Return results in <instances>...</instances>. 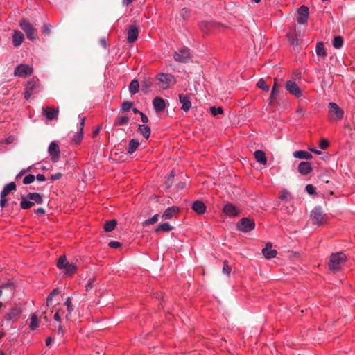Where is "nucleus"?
Returning <instances> with one entry per match:
<instances>
[{"label": "nucleus", "instance_id": "25", "mask_svg": "<svg viewBox=\"0 0 355 355\" xmlns=\"http://www.w3.org/2000/svg\"><path fill=\"white\" fill-rule=\"evenodd\" d=\"M254 156L256 161L262 165H266L267 163V158L266 153L261 150H257L254 153Z\"/></svg>", "mask_w": 355, "mask_h": 355}, {"label": "nucleus", "instance_id": "44", "mask_svg": "<svg viewBox=\"0 0 355 355\" xmlns=\"http://www.w3.org/2000/svg\"><path fill=\"white\" fill-rule=\"evenodd\" d=\"M158 218H159V214H155L153 217L144 220L142 223V225H143V227H146L150 225L155 224L158 221Z\"/></svg>", "mask_w": 355, "mask_h": 355}, {"label": "nucleus", "instance_id": "59", "mask_svg": "<svg viewBox=\"0 0 355 355\" xmlns=\"http://www.w3.org/2000/svg\"><path fill=\"white\" fill-rule=\"evenodd\" d=\"M108 246L112 248H118L121 246V243L118 241H112L108 243Z\"/></svg>", "mask_w": 355, "mask_h": 355}, {"label": "nucleus", "instance_id": "30", "mask_svg": "<svg viewBox=\"0 0 355 355\" xmlns=\"http://www.w3.org/2000/svg\"><path fill=\"white\" fill-rule=\"evenodd\" d=\"M44 114L48 120L57 119L58 110L55 108L49 107L46 110L43 109Z\"/></svg>", "mask_w": 355, "mask_h": 355}, {"label": "nucleus", "instance_id": "33", "mask_svg": "<svg viewBox=\"0 0 355 355\" xmlns=\"http://www.w3.org/2000/svg\"><path fill=\"white\" fill-rule=\"evenodd\" d=\"M16 190V184L14 182H11L9 184H6L0 195L6 196L12 191Z\"/></svg>", "mask_w": 355, "mask_h": 355}, {"label": "nucleus", "instance_id": "11", "mask_svg": "<svg viewBox=\"0 0 355 355\" xmlns=\"http://www.w3.org/2000/svg\"><path fill=\"white\" fill-rule=\"evenodd\" d=\"M79 118L80 122L78 124V130L72 139V142L76 145L80 144L83 139V130L85 127V117H80V116H79Z\"/></svg>", "mask_w": 355, "mask_h": 355}, {"label": "nucleus", "instance_id": "24", "mask_svg": "<svg viewBox=\"0 0 355 355\" xmlns=\"http://www.w3.org/2000/svg\"><path fill=\"white\" fill-rule=\"evenodd\" d=\"M298 172L302 175H306L311 173V162H302L298 165Z\"/></svg>", "mask_w": 355, "mask_h": 355}, {"label": "nucleus", "instance_id": "42", "mask_svg": "<svg viewBox=\"0 0 355 355\" xmlns=\"http://www.w3.org/2000/svg\"><path fill=\"white\" fill-rule=\"evenodd\" d=\"M64 304L67 306L68 313L66 315V318L68 320L74 310L73 306L71 304V299L70 297H68L64 302Z\"/></svg>", "mask_w": 355, "mask_h": 355}, {"label": "nucleus", "instance_id": "34", "mask_svg": "<svg viewBox=\"0 0 355 355\" xmlns=\"http://www.w3.org/2000/svg\"><path fill=\"white\" fill-rule=\"evenodd\" d=\"M28 198H29L30 200H31L37 205H40L43 202L42 196L39 193H28Z\"/></svg>", "mask_w": 355, "mask_h": 355}, {"label": "nucleus", "instance_id": "26", "mask_svg": "<svg viewBox=\"0 0 355 355\" xmlns=\"http://www.w3.org/2000/svg\"><path fill=\"white\" fill-rule=\"evenodd\" d=\"M35 205V202L31 201L29 198H28V194L25 196H21L20 207L22 209H28Z\"/></svg>", "mask_w": 355, "mask_h": 355}, {"label": "nucleus", "instance_id": "39", "mask_svg": "<svg viewBox=\"0 0 355 355\" xmlns=\"http://www.w3.org/2000/svg\"><path fill=\"white\" fill-rule=\"evenodd\" d=\"M65 269V275H72L74 273L76 272L77 270V266L75 263H69L66 267H64Z\"/></svg>", "mask_w": 355, "mask_h": 355}, {"label": "nucleus", "instance_id": "28", "mask_svg": "<svg viewBox=\"0 0 355 355\" xmlns=\"http://www.w3.org/2000/svg\"><path fill=\"white\" fill-rule=\"evenodd\" d=\"M153 83V80L152 78H150V77L144 78V80L141 83L142 91L145 94L148 93L150 90V88L152 87Z\"/></svg>", "mask_w": 355, "mask_h": 355}, {"label": "nucleus", "instance_id": "52", "mask_svg": "<svg viewBox=\"0 0 355 355\" xmlns=\"http://www.w3.org/2000/svg\"><path fill=\"white\" fill-rule=\"evenodd\" d=\"M35 179V176L32 174L27 175L24 179H23V184H28L32 183Z\"/></svg>", "mask_w": 355, "mask_h": 355}, {"label": "nucleus", "instance_id": "50", "mask_svg": "<svg viewBox=\"0 0 355 355\" xmlns=\"http://www.w3.org/2000/svg\"><path fill=\"white\" fill-rule=\"evenodd\" d=\"M231 271H232V268L229 266L228 261L227 260H225L223 261V273L229 276L230 275Z\"/></svg>", "mask_w": 355, "mask_h": 355}, {"label": "nucleus", "instance_id": "10", "mask_svg": "<svg viewBox=\"0 0 355 355\" xmlns=\"http://www.w3.org/2000/svg\"><path fill=\"white\" fill-rule=\"evenodd\" d=\"M48 153L51 156V159L53 162H57L60 156V150L58 144L55 141L50 143L48 148Z\"/></svg>", "mask_w": 355, "mask_h": 355}, {"label": "nucleus", "instance_id": "23", "mask_svg": "<svg viewBox=\"0 0 355 355\" xmlns=\"http://www.w3.org/2000/svg\"><path fill=\"white\" fill-rule=\"evenodd\" d=\"M286 37L292 46H297L300 44L302 40V36L300 33L297 34L295 33H288L286 34Z\"/></svg>", "mask_w": 355, "mask_h": 355}, {"label": "nucleus", "instance_id": "5", "mask_svg": "<svg viewBox=\"0 0 355 355\" xmlns=\"http://www.w3.org/2000/svg\"><path fill=\"white\" fill-rule=\"evenodd\" d=\"M328 118L329 121H340L344 116V111L336 103L331 102L328 104Z\"/></svg>", "mask_w": 355, "mask_h": 355}, {"label": "nucleus", "instance_id": "16", "mask_svg": "<svg viewBox=\"0 0 355 355\" xmlns=\"http://www.w3.org/2000/svg\"><path fill=\"white\" fill-rule=\"evenodd\" d=\"M180 209L178 207L172 206L168 207L163 213L162 218L163 220L171 219L174 216L178 215L180 213Z\"/></svg>", "mask_w": 355, "mask_h": 355}, {"label": "nucleus", "instance_id": "49", "mask_svg": "<svg viewBox=\"0 0 355 355\" xmlns=\"http://www.w3.org/2000/svg\"><path fill=\"white\" fill-rule=\"evenodd\" d=\"M257 86L263 89V91H266V92H268L269 91V87L267 85L265 80L263 78H260L257 83Z\"/></svg>", "mask_w": 355, "mask_h": 355}, {"label": "nucleus", "instance_id": "53", "mask_svg": "<svg viewBox=\"0 0 355 355\" xmlns=\"http://www.w3.org/2000/svg\"><path fill=\"white\" fill-rule=\"evenodd\" d=\"M190 10L187 8H184L181 10V12H180V15L181 17L184 19H187L189 16H190Z\"/></svg>", "mask_w": 355, "mask_h": 355}, {"label": "nucleus", "instance_id": "9", "mask_svg": "<svg viewBox=\"0 0 355 355\" xmlns=\"http://www.w3.org/2000/svg\"><path fill=\"white\" fill-rule=\"evenodd\" d=\"M286 90L296 98H300L302 96V92L297 84L295 80H291L286 83Z\"/></svg>", "mask_w": 355, "mask_h": 355}, {"label": "nucleus", "instance_id": "21", "mask_svg": "<svg viewBox=\"0 0 355 355\" xmlns=\"http://www.w3.org/2000/svg\"><path fill=\"white\" fill-rule=\"evenodd\" d=\"M223 210L229 216H236L240 213L239 209L231 203L226 204Z\"/></svg>", "mask_w": 355, "mask_h": 355}, {"label": "nucleus", "instance_id": "54", "mask_svg": "<svg viewBox=\"0 0 355 355\" xmlns=\"http://www.w3.org/2000/svg\"><path fill=\"white\" fill-rule=\"evenodd\" d=\"M51 26L49 24H45L42 28V33L44 35H49L51 33Z\"/></svg>", "mask_w": 355, "mask_h": 355}, {"label": "nucleus", "instance_id": "62", "mask_svg": "<svg viewBox=\"0 0 355 355\" xmlns=\"http://www.w3.org/2000/svg\"><path fill=\"white\" fill-rule=\"evenodd\" d=\"M277 87H278V85L277 83V79L275 78V83H274V85H273V87L272 88V91H271L272 96L276 95V94L277 92Z\"/></svg>", "mask_w": 355, "mask_h": 355}, {"label": "nucleus", "instance_id": "57", "mask_svg": "<svg viewBox=\"0 0 355 355\" xmlns=\"http://www.w3.org/2000/svg\"><path fill=\"white\" fill-rule=\"evenodd\" d=\"M319 146L321 149H326L329 146V141L327 139H322L320 141Z\"/></svg>", "mask_w": 355, "mask_h": 355}, {"label": "nucleus", "instance_id": "40", "mask_svg": "<svg viewBox=\"0 0 355 355\" xmlns=\"http://www.w3.org/2000/svg\"><path fill=\"white\" fill-rule=\"evenodd\" d=\"M332 44L335 49H340L343 45V37H341L340 35L334 37L333 42H332Z\"/></svg>", "mask_w": 355, "mask_h": 355}, {"label": "nucleus", "instance_id": "6", "mask_svg": "<svg viewBox=\"0 0 355 355\" xmlns=\"http://www.w3.org/2000/svg\"><path fill=\"white\" fill-rule=\"evenodd\" d=\"M173 58L178 62H189L191 58L190 49L186 46L179 49L177 51L174 53Z\"/></svg>", "mask_w": 355, "mask_h": 355}, {"label": "nucleus", "instance_id": "45", "mask_svg": "<svg viewBox=\"0 0 355 355\" xmlns=\"http://www.w3.org/2000/svg\"><path fill=\"white\" fill-rule=\"evenodd\" d=\"M69 263L67 257L65 255L60 256L58 262H57V267L60 269H64V267L67 266Z\"/></svg>", "mask_w": 355, "mask_h": 355}, {"label": "nucleus", "instance_id": "14", "mask_svg": "<svg viewBox=\"0 0 355 355\" xmlns=\"http://www.w3.org/2000/svg\"><path fill=\"white\" fill-rule=\"evenodd\" d=\"M37 82H38V79L35 80L34 78H31V80H29L27 82V83L26 85V87H25V91H24L25 99L28 100L30 98L31 95L33 94L34 89L37 86Z\"/></svg>", "mask_w": 355, "mask_h": 355}, {"label": "nucleus", "instance_id": "31", "mask_svg": "<svg viewBox=\"0 0 355 355\" xmlns=\"http://www.w3.org/2000/svg\"><path fill=\"white\" fill-rule=\"evenodd\" d=\"M173 228L174 227L171 226L168 223H164L158 225L155 230V232L156 234H159L160 232H168L173 230Z\"/></svg>", "mask_w": 355, "mask_h": 355}, {"label": "nucleus", "instance_id": "46", "mask_svg": "<svg viewBox=\"0 0 355 355\" xmlns=\"http://www.w3.org/2000/svg\"><path fill=\"white\" fill-rule=\"evenodd\" d=\"M318 180L322 183L329 184V172L325 171L318 175Z\"/></svg>", "mask_w": 355, "mask_h": 355}, {"label": "nucleus", "instance_id": "58", "mask_svg": "<svg viewBox=\"0 0 355 355\" xmlns=\"http://www.w3.org/2000/svg\"><path fill=\"white\" fill-rule=\"evenodd\" d=\"M94 278H92V279H89L85 286V290L86 291H89V290H91L93 286H94Z\"/></svg>", "mask_w": 355, "mask_h": 355}, {"label": "nucleus", "instance_id": "63", "mask_svg": "<svg viewBox=\"0 0 355 355\" xmlns=\"http://www.w3.org/2000/svg\"><path fill=\"white\" fill-rule=\"evenodd\" d=\"M140 116L141 120L144 125L145 123H147L148 122V118L145 114H144L143 112L140 113Z\"/></svg>", "mask_w": 355, "mask_h": 355}, {"label": "nucleus", "instance_id": "1", "mask_svg": "<svg viewBox=\"0 0 355 355\" xmlns=\"http://www.w3.org/2000/svg\"><path fill=\"white\" fill-rule=\"evenodd\" d=\"M347 256L343 252L331 254L329 263V268L334 272L340 270L342 266L345 263Z\"/></svg>", "mask_w": 355, "mask_h": 355}, {"label": "nucleus", "instance_id": "56", "mask_svg": "<svg viewBox=\"0 0 355 355\" xmlns=\"http://www.w3.org/2000/svg\"><path fill=\"white\" fill-rule=\"evenodd\" d=\"M8 204V198L6 196L0 195V207L1 208H4Z\"/></svg>", "mask_w": 355, "mask_h": 355}, {"label": "nucleus", "instance_id": "43", "mask_svg": "<svg viewBox=\"0 0 355 355\" xmlns=\"http://www.w3.org/2000/svg\"><path fill=\"white\" fill-rule=\"evenodd\" d=\"M39 327V319L35 314H33L31 316V323L29 327L32 330L36 329Z\"/></svg>", "mask_w": 355, "mask_h": 355}, {"label": "nucleus", "instance_id": "47", "mask_svg": "<svg viewBox=\"0 0 355 355\" xmlns=\"http://www.w3.org/2000/svg\"><path fill=\"white\" fill-rule=\"evenodd\" d=\"M279 198L282 200L288 201L292 199V196L291 193L288 192L286 189H283L281 191Z\"/></svg>", "mask_w": 355, "mask_h": 355}, {"label": "nucleus", "instance_id": "51", "mask_svg": "<svg viewBox=\"0 0 355 355\" xmlns=\"http://www.w3.org/2000/svg\"><path fill=\"white\" fill-rule=\"evenodd\" d=\"M210 111L214 116H217L223 113V109L221 107H211Z\"/></svg>", "mask_w": 355, "mask_h": 355}, {"label": "nucleus", "instance_id": "61", "mask_svg": "<svg viewBox=\"0 0 355 355\" xmlns=\"http://www.w3.org/2000/svg\"><path fill=\"white\" fill-rule=\"evenodd\" d=\"M64 311L61 309H59L56 313L54 314L53 318L55 320L60 322L61 318L60 316L62 314H63Z\"/></svg>", "mask_w": 355, "mask_h": 355}, {"label": "nucleus", "instance_id": "17", "mask_svg": "<svg viewBox=\"0 0 355 355\" xmlns=\"http://www.w3.org/2000/svg\"><path fill=\"white\" fill-rule=\"evenodd\" d=\"M272 244L270 242H268L266 244V247L262 250V254L267 259L275 258L277 254V251L276 250L272 249Z\"/></svg>", "mask_w": 355, "mask_h": 355}, {"label": "nucleus", "instance_id": "8", "mask_svg": "<svg viewBox=\"0 0 355 355\" xmlns=\"http://www.w3.org/2000/svg\"><path fill=\"white\" fill-rule=\"evenodd\" d=\"M33 72L32 67L28 64H19L17 65L14 71V75L19 77H25L31 76Z\"/></svg>", "mask_w": 355, "mask_h": 355}, {"label": "nucleus", "instance_id": "27", "mask_svg": "<svg viewBox=\"0 0 355 355\" xmlns=\"http://www.w3.org/2000/svg\"><path fill=\"white\" fill-rule=\"evenodd\" d=\"M315 52L318 57L325 59L327 53L324 48V44L322 42H319L316 44Z\"/></svg>", "mask_w": 355, "mask_h": 355}, {"label": "nucleus", "instance_id": "7", "mask_svg": "<svg viewBox=\"0 0 355 355\" xmlns=\"http://www.w3.org/2000/svg\"><path fill=\"white\" fill-rule=\"evenodd\" d=\"M236 228L242 232H249L255 228V222L250 218H242L236 223Z\"/></svg>", "mask_w": 355, "mask_h": 355}, {"label": "nucleus", "instance_id": "48", "mask_svg": "<svg viewBox=\"0 0 355 355\" xmlns=\"http://www.w3.org/2000/svg\"><path fill=\"white\" fill-rule=\"evenodd\" d=\"M133 103L130 101H124L121 105V110L123 112H128L132 107Z\"/></svg>", "mask_w": 355, "mask_h": 355}, {"label": "nucleus", "instance_id": "41", "mask_svg": "<svg viewBox=\"0 0 355 355\" xmlns=\"http://www.w3.org/2000/svg\"><path fill=\"white\" fill-rule=\"evenodd\" d=\"M174 177H175V174H174V171H172L166 178H165V181H164V185L166 187V188L167 189H169L173 182V179H174Z\"/></svg>", "mask_w": 355, "mask_h": 355}, {"label": "nucleus", "instance_id": "2", "mask_svg": "<svg viewBox=\"0 0 355 355\" xmlns=\"http://www.w3.org/2000/svg\"><path fill=\"white\" fill-rule=\"evenodd\" d=\"M329 216L322 210L321 207H315L312 210V225L318 227H323L329 221Z\"/></svg>", "mask_w": 355, "mask_h": 355}, {"label": "nucleus", "instance_id": "36", "mask_svg": "<svg viewBox=\"0 0 355 355\" xmlns=\"http://www.w3.org/2000/svg\"><path fill=\"white\" fill-rule=\"evenodd\" d=\"M130 121V118L128 116H117L115 119L114 125L115 126L127 125Z\"/></svg>", "mask_w": 355, "mask_h": 355}, {"label": "nucleus", "instance_id": "13", "mask_svg": "<svg viewBox=\"0 0 355 355\" xmlns=\"http://www.w3.org/2000/svg\"><path fill=\"white\" fill-rule=\"evenodd\" d=\"M22 313L21 308L15 306L12 308L4 316L5 320L8 321H16L19 319Z\"/></svg>", "mask_w": 355, "mask_h": 355}, {"label": "nucleus", "instance_id": "35", "mask_svg": "<svg viewBox=\"0 0 355 355\" xmlns=\"http://www.w3.org/2000/svg\"><path fill=\"white\" fill-rule=\"evenodd\" d=\"M139 83L138 80H132L129 85V91L131 95H134L139 92Z\"/></svg>", "mask_w": 355, "mask_h": 355}, {"label": "nucleus", "instance_id": "38", "mask_svg": "<svg viewBox=\"0 0 355 355\" xmlns=\"http://www.w3.org/2000/svg\"><path fill=\"white\" fill-rule=\"evenodd\" d=\"M116 225H117V222L114 219L110 220H107V221L105 222V223L104 225V230L107 232H112V230H114V228L116 227Z\"/></svg>", "mask_w": 355, "mask_h": 355}, {"label": "nucleus", "instance_id": "22", "mask_svg": "<svg viewBox=\"0 0 355 355\" xmlns=\"http://www.w3.org/2000/svg\"><path fill=\"white\" fill-rule=\"evenodd\" d=\"M24 40V35L20 31L15 30L12 33V43L15 47L20 46Z\"/></svg>", "mask_w": 355, "mask_h": 355}, {"label": "nucleus", "instance_id": "32", "mask_svg": "<svg viewBox=\"0 0 355 355\" xmlns=\"http://www.w3.org/2000/svg\"><path fill=\"white\" fill-rule=\"evenodd\" d=\"M138 131L143 135V137L148 139L151 134L150 128L147 125H138Z\"/></svg>", "mask_w": 355, "mask_h": 355}, {"label": "nucleus", "instance_id": "15", "mask_svg": "<svg viewBox=\"0 0 355 355\" xmlns=\"http://www.w3.org/2000/svg\"><path fill=\"white\" fill-rule=\"evenodd\" d=\"M153 105L156 112L161 113L166 109V103L162 97L156 96L153 101Z\"/></svg>", "mask_w": 355, "mask_h": 355}, {"label": "nucleus", "instance_id": "64", "mask_svg": "<svg viewBox=\"0 0 355 355\" xmlns=\"http://www.w3.org/2000/svg\"><path fill=\"white\" fill-rule=\"evenodd\" d=\"M45 212H46L45 209L42 207L35 209V213L37 214V215H40V216L44 215Z\"/></svg>", "mask_w": 355, "mask_h": 355}, {"label": "nucleus", "instance_id": "3", "mask_svg": "<svg viewBox=\"0 0 355 355\" xmlns=\"http://www.w3.org/2000/svg\"><path fill=\"white\" fill-rule=\"evenodd\" d=\"M19 25L28 40L34 42L38 39L37 28L28 19L22 18L19 21Z\"/></svg>", "mask_w": 355, "mask_h": 355}, {"label": "nucleus", "instance_id": "55", "mask_svg": "<svg viewBox=\"0 0 355 355\" xmlns=\"http://www.w3.org/2000/svg\"><path fill=\"white\" fill-rule=\"evenodd\" d=\"M60 293L59 291V289L58 288H55L53 289L50 293L49 295L47 296V298H46V300H47V302H49V301L52 300L53 297L57 295H58Z\"/></svg>", "mask_w": 355, "mask_h": 355}, {"label": "nucleus", "instance_id": "60", "mask_svg": "<svg viewBox=\"0 0 355 355\" xmlns=\"http://www.w3.org/2000/svg\"><path fill=\"white\" fill-rule=\"evenodd\" d=\"M62 175H63L62 173H61L60 172L59 173H56L51 175L50 180L51 181H55L57 180L60 179L62 177Z\"/></svg>", "mask_w": 355, "mask_h": 355}, {"label": "nucleus", "instance_id": "29", "mask_svg": "<svg viewBox=\"0 0 355 355\" xmlns=\"http://www.w3.org/2000/svg\"><path fill=\"white\" fill-rule=\"evenodd\" d=\"M140 145V142L137 139H132L129 141L128 146L127 148V153L129 155L135 153Z\"/></svg>", "mask_w": 355, "mask_h": 355}, {"label": "nucleus", "instance_id": "20", "mask_svg": "<svg viewBox=\"0 0 355 355\" xmlns=\"http://www.w3.org/2000/svg\"><path fill=\"white\" fill-rule=\"evenodd\" d=\"M191 209L198 214H203L206 212L207 207L205 204L200 200L194 201L192 204Z\"/></svg>", "mask_w": 355, "mask_h": 355}, {"label": "nucleus", "instance_id": "37", "mask_svg": "<svg viewBox=\"0 0 355 355\" xmlns=\"http://www.w3.org/2000/svg\"><path fill=\"white\" fill-rule=\"evenodd\" d=\"M293 157L298 159H310L311 153L304 150H297L293 153Z\"/></svg>", "mask_w": 355, "mask_h": 355}, {"label": "nucleus", "instance_id": "4", "mask_svg": "<svg viewBox=\"0 0 355 355\" xmlns=\"http://www.w3.org/2000/svg\"><path fill=\"white\" fill-rule=\"evenodd\" d=\"M159 87L163 89H168L171 85L176 83V79L173 74L160 73L156 76Z\"/></svg>", "mask_w": 355, "mask_h": 355}, {"label": "nucleus", "instance_id": "19", "mask_svg": "<svg viewBox=\"0 0 355 355\" xmlns=\"http://www.w3.org/2000/svg\"><path fill=\"white\" fill-rule=\"evenodd\" d=\"M138 35L139 31L137 27L135 25H131L128 30L127 42L128 43L135 42L137 40Z\"/></svg>", "mask_w": 355, "mask_h": 355}, {"label": "nucleus", "instance_id": "18", "mask_svg": "<svg viewBox=\"0 0 355 355\" xmlns=\"http://www.w3.org/2000/svg\"><path fill=\"white\" fill-rule=\"evenodd\" d=\"M179 100L182 104L181 109L184 112H188L191 107V102L190 97L187 94H179Z\"/></svg>", "mask_w": 355, "mask_h": 355}, {"label": "nucleus", "instance_id": "12", "mask_svg": "<svg viewBox=\"0 0 355 355\" xmlns=\"http://www.w3.org/2000/svg\"><path fill=\"white\" fill-rule=\"evenodd\" d=\"M298 17H297V21L299 24H306L308 21L309 16V8L306 6H301L297 9Z\"/></svg>", "mask_w": 355, "mask_h": 355}]
</instances>
